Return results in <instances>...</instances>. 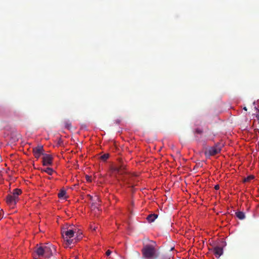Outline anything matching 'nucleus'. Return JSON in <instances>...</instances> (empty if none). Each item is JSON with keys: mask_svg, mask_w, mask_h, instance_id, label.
<instances>
[{"mask_svg": "<svg viewBox=\"0 0 259 259\" xmlns=\"http://www.w3.org/2000/svg\"><path fill=\"white\" fill-rule=\"evenodd\" d=\"M77 229L73 225H64L61 230V234L64 241L65 242V247H69V246L74 244L79 239L78 237H75V233H76Z\"/></svg>", "mask_w": 259, "mask_h": 259, "instance_id": "1", "label": "nucleus"}, {"mask_svg": "<svg viewBox=\"0 0 259 259\" xmlns=\"http://www.w3.org/2000/svg\"><path fill=\"white\" fill-rule=\"evenodd\" d=\"M55 251L54 246L52 244L47 243L46 245L41 244L40 246H37L35 251L38 256L48 258L53 254V251Z\"/></svg>", "mask_w": 259, "mask_h": 259, "instance_id": "2", "label": "nucleus"}, {"mask_svg": "<svg viewBox=\"0 0 259 259\" xmlns=\"http://www.w3.org/2000/svg\"><path fill=\"white\" fill-rule=\"evenodd\" d=\"M22 191L20 189H16L13 191V194L7 196L6 202L12 208H13L17 202L19 201V195H20Z\"/></svg>", "mask_w": 259, "mask_h": 259, "instance_id": "3", "label": "nucleus"}, {"mask_svg": "<svg viewBox=\"0 0 259 259\" xmlns=\"http://www.w3.org/2000/svg\"><path fill=\"white\" fill-rule=\"evenodd\" d=\"M143 256L147 259H154L155 255V249L151 245H146L142 249Z\"/></svg>", "mask_w": 259, "mask_h": 259, "instance_id": "4", "label": "nucleus"}, {"mask_svg": "<svg viewBox=\"0 0 259 259\" xmlns=\"http://www.w3.org/2000/svg\"><path fill=\"white\" fill-rule=\"evenodd\" d=\"M222 144L218 143L214 146L208 148L205 151V155L208 156L214 155L220 152L223 147Z\"/></svg>", "mask_w": 259, "mask_h": 259, "instance_id": "5", "label": "nucleus"}, {"mask_svg": "<svg viewBox=\"0 0 259 259\" xmlns=\"http://www.w3.org/2000/svg\"><path fill=\"white\" fill-rule=\"evenodd\" d=\"M44 149L42 146H38L33 148V152L35 158H39L43 154Z\"/></svg>", "mask_w": 259, "mask_h": 259, "instance_id": "6", "label": "nucleus"}, {"mask_svg": "<svg viewBox=\"0 0 259 259\" xmlns=\"http://www.w3.org/2000/svg\"><path fill=\"white\" fill-rule=\"evenodd\" d=\"M52 160L53 157L51 155L44 154L42 157L43 165L45 166L52 165Z\"/></svg>", "mask_w": 259, "mask_h": 259, "instance_id": "7", "label": "nucleus"}, {"mask_svg": "<svg viewBox=\"0 0 259 259\" xmlns=\"http://www.w3.org/2000/svg\"><path fill=\"white\" fill-rule=\"evenodd\" d=\"M58 197L60 199L66 200L68 198L66 195V192L64 190H61L58 193Z\"/></svg>", "mask_w": 259, "mask_h": 259, "instance_id": "8", "label": "nucleus"}, {"mask_svg": "<svg viewBox=\"0 0 259 259\" xmlns=\"http://www.w3.org/2000/svg\"><path fill=\"white\" fill-rule=\"evenodd\" d=\"M214 253L217 257H220L223 254V249L219 247L214 248Z\"/></svg>", "mask_w": 259, "mask_h": 259, "instance_id": "9", "label": "nucleus"}, {"mask_svg": "<svg viewBox=\"0 0 259 259\" xmlns=\"http://www.w3.org/2000/svg\"><path fill=\"white\" fill-rule=\"evenodd\" d=\"M157 218V214H149L147 218V219L148 220V221L149 222V223H151V222H153V221H154V220Z\"/></svg>", "mask_w": 259, "mask_h": 259, "instance_id": "10", "label": "nucleus"}, {"mask_svg": "<svg viewBox=\"0 0 259 259\" xmlns=\"http://www.w3.org/2000/svg\"><path fill=\"white\" fill-rule=\"evenodd\" d=\"M236 215L238 218L242 220L245 218V214L243 212L238 211L236 213Z\"/></svg>", "mask_w": 259, "mask_h": 259, "instance_id": "11", "label": "nucleus"}, {"mask_svg": "<svg viewBox=\"0 0 259 259\" xmlns=\"http://www.w3.org/2000/svg\"><path fill=\"white\" fill-rule=\"evenodd\" d=\"M42 171L46 172V173H47L49 175H52L53 174V172H54L53 169L52 168H50V167H47V168H46L45 169H44L42 170Z\"/></svg>", "mask_w": 259, "mask_h": 259, "instance_id": "12", "label": "nucleus"}, {"mask_svg": "<svg viewBox=\"0 0 259 259\" xmlns=\"http://www.w3.org/2000/svg\"><path fill=\"white\" fill-rule=\"evenodd\" d=\"M253 179H254V176L253 175H250V176H248L247 178L244 179V182H248Z\"/></svg>", "mask_w": 259, "mask_h": 259, "instance_id": "13", "label": "nucleus"}, {"mask_svg": "<svg viewBox=\"0 0 259 259\" xmlns=\"http://www.w3.org/2000/svg\"><path fill=\"white\" fill-rule=\"evenodd\" d=\"M109 157V154L108 153H106L101 156V158L104 161L106 160Z\"/></svg>", "mask_w": 259, "mask_h": 259, "instance_id": "14", "label": "nucleus"}, {"mask_svg": "<svg viewBox=\"0 0 259 259\" xmlns=\"http://www.w3.org/2000/svg\"><path fill=\"white\" fill-rule=\"evenodd\" d=\"M90 229L93 231H95L96 230V227L93 226V225H91Z\"/></svg>", "mask_w": 259, "mask_h": 259, "instance_id": "15", "label": "nucleus"}, {"mask_svg": "<svg viewBox=\"0 0 259 259\" xmlns=\"http://www.w3.org/2000/svg\"><path fill=\"white\" fill-rule=\"evenodd\" d=\"M111 253V251L110 250H108L106 252V255L107 256H109L110 255V254Z\"/></svg>", "mask_w": 259, "mask_h": 259, "instance_id": "16", "label": "nucleus"}, {"mask_svg": "<svg viewBox=\"0 0 259 259\" xmlns=\"http://www.w3.org/2000/svg\"><path fill=\"white\" fill-rule=\"evenodd\" d=\"M86 178H87V180L88 181H91V178H90V177H89V176H87V177H86Z\"/></svg>", "mask_w": 259, "mask_h": 259, "instance_id": "17", "label": "nucleus"}, {"mask_svg": "<svg viewBox=\"0 0 259 259\" xmlns=\"http://www.w3.org/2000/svg\"><path fill=\"white\" fill-rule=\"evenodd\" d=\"M91 207H92V209H95L96 207V206L95 205H93V204L92 205Z\"/></svg>", "mask_w": 259, "mask_h": 259, "instance_id": "18", "label": "nucleus"}, {"mask_svg": "<svg viewBox=\"0 0 259 259\" xmlns=\"http://www.w3.org/2000/svg\"><path fill=\"white\" fill-rule=\"evenodd\" d=\"M214 188H215V189L216 190H218V189H219V186L218 185H216V186H215V187H214Z\"/></svg>", "mask_w": 259, "mask_h": 259, "instance_id": "19", "label": "nucleus"}, {"mask_svg": "<svg viewBox=\"0 0 259 259\" xmlns=\"http://www.w3.org/2000/svg\"><path fill=\"white\" fill-rule=\"evenodd\" d=\"M244 109L245 110H247V109H246V107H244Z\"/></svg>", "mask_w": 259, "mask_h": 259, "instance_id": "20", "label": "nucleus"}]
</instances>
